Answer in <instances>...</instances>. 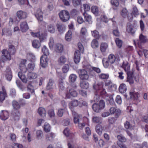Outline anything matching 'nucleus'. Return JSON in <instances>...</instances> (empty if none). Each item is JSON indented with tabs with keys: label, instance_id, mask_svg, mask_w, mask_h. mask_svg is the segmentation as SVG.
<instances>
[{
	"label": "nucleus",
	"instance_id": "obj_22",
	"mask_svg": "<svg viewBox=\"0 0 148 148\" xmlns=\"http://www.w3.org/2000/svg\"><path fill=\"white\" fill-rule=\"evenodd\" d=\"M126 31L128 33H130L132 35H133L135 33L133 29V26L130 23H129L127 24Z\"/></svg>",
	"mask_w": 148,
	"mask_h": 148
},
{
	"label": "nucleus",
	"instance_id": "obj_49",
	"mask_svg": "<svg viewBox=\"0 0 148 148\" xmlns=\"http://www.w3.org/2000/svg\"><path fill=\"white\" fill-rule=\"evenodd\" d=\"M43 135V132L42 131L38 130L36 131V136L38 139H41L42 138Z\"/></svg>",
	"mask_w": 148,
	"mask_h": 148
},
{
	"label": "nucleus",
	"instance_id": "obj_18",
	"mask_svg": "<svg viewBox=\"0 0 148 148\" xmlns=\"http://www.w3.org/2000/svg\"><path fill=\"white\" fill-rule=\"evenodd\" d=\"M47 56H42L40 58V63L42 67L45 68L47 66Z\"/></svg>",
	"mask_w": 148,
	"mask_h": 148
},
{
	"label": "nucleus",
	"instance_id": "obj_7",
	"mask_svg": "<svg viewBox=\"0 0 148 148\" xmlns=\"http://www.w3.org/2000/svg\"><path fill=\"white\" fill-rule=\"evenodd\" d=\"M117 138L119 140V141L117 142V144L121 148H127L124 144L123 143L126 141V138L123 136L120 135L117 136Z\"/></svg>",
	"mask_w": 148,
	"mask_h": 148
},
{
	"label": "nucleus",
	"instance_id": "obj_48",
	"mask_svg": "<svg viewBox=\"0 0 148 148\" xmlns=\"http://www.w3.org/2000/svg\"><path fill=\"white\" fill-rule=\"evenodd\" d=\"M134 51L133 47L132 46H129L126 49V52L129 55L132 54Z\"/></svg>",
	"mask_w": 148,
	"mask_h": 148
},
{
	"label": "nucleus",
	"instance_id": "obj_40",
	"mask_svg": "<svg viewBox=\"0 0 148 148\" xmlns=\"http://www.w3.org/2000/svg\"><path fill=\"white\" fill-rule=\"evenodd\" d=\"M115 42L117 47L120 48L122 47L123 44L122 41L119 38H116L115 40Z\"/></svg>",
	"mask_w": 148,
	"mask_h": 148
},
{
	"label": "nucleus",
	"instance_id": "obj_51",
	"mask_svg": "<svg viewBox=\"0 0 148 148\" xmlns=\"http://www.w3.org/2000/svg\"><path fill=\"white\" fill-rule=\"evenodd\" d=\"M51 126L48 123H45L44 127L45 131L47 132H49L51 130Z\"/></svg>",
	"mask_w": 148,
	"mask_h": 148
},
{
	"label": "nucleus",
	"instance_id": "obj_13",
	"mask_svg": "<svg viewBox=\"0 0 148 148\" xmlns=\"http://www.w3.org/2000/svg\"><path fill=\"white\" fill-rule=\"evenodd\" d=\"M54 81L52 79H49V82L47 84L46 87V89L50 91H52L54 88Z\"/></svg>",
	"mask_w": 148,
	"mask_h": 148
},
{
	"label": "nucleus",
	"instance_id": "obj_52",
	"mask_svg": "<svg viewBox=\"0 0 148 148\" xmlns=\"http://www.w3.org/2000/svg\"><path fill=\"white\" fill-rule=\"evenodd\" d=\"M92 36L95 38L99 39L100 36L99 32L96 30H95L92 32Z\"/></svg>",
	"mask_w": 148,
	"mask_h": 148
},
{
	"label": "nucleus",
	"instance_id": "obj_39",
	"mask_svg": "<svg viewBox=\"0 0 148 148\" xmlns=\"http://www.w3.org/2000/svg\"><path fill=\"white\" fill-rule=\"evenodd\" d=\"M84 16L85 21L90 23L92 22V17L90 15L86 14V12H84Z\"/></svg>",
	"mask_w": 148,
	"mask_h": 148
},
{
	"label": "nucleus",
	"instance_id": "obj_47",
	"mask_svg": "<svg viewBox=\"0 0 148 148\" xmlns=\"http://www.w3.org/2000/svg\"><path fill=\"white\" fill-rule=\"evenodd\" d=\"M66 61V59L64 56H61L59 59L58 62L59 64L62 65L64 64Z\"/></svg>",
	"mask_w": 148,
	"mask_h": 148
},
{
	"label": "nucleus",
	"instance_id": "obj_5",
	"mask_svg": "<svg viewBox=\"0 0 148 148\" xmlns=\"http://www.w3.org/2000/svg\"><path fill=\"white\" fill-rule=\"evenodd\" d=\"M59 16L61 20L64 22L67 21L70 18L69 12L65 10L61 11L59 13Z\"/></svg>",
	"mask_w": 148,
	"mask_h": 148
},
{
	"label": "nucleus",
	"instance_id": "obj_61",
	"mask_svg": "<svg viewBox=\"0 0 148 148\" xmlns=\"http://www.w3.org/2000/svg\"><path fill=\"white\" fill-rule=\"evenodd\" d=\"M69 69V66L68 64H65L62 68V71L64 73H66Z\"/></svg>",
	"mask_w": 148,
	"mask_h": 148
},
{
	"label": "nucleus",
	"instance_id": "obj_34",
	"mask_svg": "<svg viewBox=\"0 0 148 148\" xmlns=\"http://www.w3.org/2000/svg\"><path fill=\"white\" fill-rule=\"evenodd\" d=\"M127 90L126 85L124 84H121L119 88V90L121 93H124Z\"/></svg>",
	"mask_w": 148,
	"mask_h": 148
},
{
	"label": "nucleus",
	"instance_id": "obj_19",
	"mask_svg": "<svg viewBox=\"0 0 148 148\" xmlns=\"http://www.w3.org/2000/svg\"><path fill=\"white\" fill-rule=\"evenodd\" d=\"M20 28L22 32H26L29 29L27 23L25 21L21 22L20 25Z\"/></svg>",
	"mask_w": 148,
	"mask_h": 148
},
{
	"label": "nucleus",
	"instance_id": "obj_44",
	"mask_svg": "<svg viewBox=\"0 0 148 148\" xmlns=\"http://www.w3.org/2000/svg\"><path fill=\"white\" fill-rule=\"evenodd\" d=\"M13 116L15 120H18L20 115V112L18 111H16L13 113Z\"/></svg>",
	"mask_w": 148,
	"mask_h": 148
},
{
	"label": "nucleus",
	"instance_id": "obj_38",
	"mask_svg": "<svg viewBox=\"0 0 148 148\" xmlns=\"http://www.w3.org/2000/svg\"><path fill=\"white\" fill-rule=\"evenodd\" d=\"M34 87L31 83H28L27 86V90L28 91L32 93L34 92Z\"/></svg>",
	"mask_w": 148,
	"mask_h": 148
},
{
	"label": "nucleus",
	"instance_id": "obj_57",
	"mask_svg": "<svg viewBox=\"0 0 148 148\" xmlns=\"http://www.w3.org/2000/svg\"><path fill=\"white\" fill-rule=\"evenodd\" d=\"M99 92H100V95L103 96V97H104L103 96L108 97V95L105 89L102 88Z\"/></svg>",
	"mask_w": 148,
	"mask_h": 148
},
{
	"label": "nucleus",
	"instance_id": "obj_24",
	"mask_svg": "<svg viewBox=\"0 0 148 148\" xmlns=\"http://www.w3.org/2000/svg\"><path fill=\"white\" fill-rule=\"evenodd\" d=\"M130 98L135 100H137L138 98L139 94L138 92H130Z\"/></svg>",
	"mask_w": 148,
	"mask_h": 148
},
{
	"label": "nucleus",
	"instance_id": "obj_21",
	"mask_svg": "<svg viewBox=\"0 0 148 148\" xmlns=\"http://www.w3.org/2000/svg\"><path fill=\"white\" fill-rule=\"evenodd\" d=\"M56 26L58 31L61 34L62 33L65 29V26L61 23H58Z\"/></svg>",
	"mask_w": 148,
	"mask_h": 148
},
{
	"label": "nucleus",
	"instance_id": "obj_32",
	"mask_svg": "<svg viewBox=\"0 0 148 148\" xmlns=\"http://www.w3.org/2000/svg\"><path fill=\"white\" fill-rule=\"evenodd\" d=\"M32 45L34 48H38L41 46L40 42L38 40H34L32 42Z\"/></svg>",
	"mask_w": 148,
	"mask_h": 148
},
{
	"label": "nucleus",
	"instance_id": "obj_54",
	"mask_svg": "<svg viewBox=\"0 0 148 148\" xmlns=\"http://www.w3.org/2000/svg\"><path fill=\"white\" fill-rule=\"evenodd\" d=\"M27 58L32 62H34L35 61L36 58L35 56L32 53H29L27 55Z\"/></svg>",
	"mask_w": 148,
	"mask_h": 148
},
{
	"label": "nucleus",
	"instance_id": "obj_55",
	"mask_svg": "<svg viewBox=\"0 0 148 148\" xmlns=\"http://www.w3.org/2000/svg\"><path fill=\"white\" fill-rule=\"evenodd\" d=\"M16 82L18 87L21 90H23L24 89V87L20 81L17 80Z\"/></svg>",
	"mask_w": 148,
	"mask_h": 148
},
{
	"label": "nucleus",
	"instance_id": "obj_60",
	"mask_svg": "<svg viewBox=\"0 0 148 148\" xmlns=\"http://www.w3.org/2000/svg\"><path fill=\"white\" fill-rule=\"evenodd\" d=\"M72 2L73 5L75 7L80 5L81 3V0H72Z\"/></svg>",
	"mask_w": 148,
	"mask_h": 148
},
{
	"label": "nucleus",
	"instance_id": "obj_1",
	"mask_svg": "<svg viewBox=\"0 0 148 148\" xmlns=\"http://www.w3.org/2000/svg\"><path fill=\"white\" fill-rule=\"evenodd\" d=\"M8 51L6 49H3L2 51L3 55L1 58L0 60V67H2L4 65V62L7 60H10L11 59V56L10 53L12 55H14L16 51V49L15 46L11 44L8 45Z\"/></svg>",
	"mask_w": 148,
	"mask_h": 148
},
{
	"label": "nucleus",
	"instance_id": "obj_15",
	"mask_svg": "<svg viewBox=\"0 0 148 148\" xmlns=\"http://www.w3.org/2000/svg\"><path fill=\"white\" fill-rule=\"evenodd\" d=\"M42 14L43 12L39 8L37 10L36 13L35 14V15L38 20L41 21L43 19Z\"/></svg>",
	"mask_w": 148,
	"mask_h": 148
},
{
	"label": "nucleus",
	"instance_id": "obj_45",
	"mask_svg": "<svg viewBox=\"0 0 148 148\" xmlns=\"http://www.w3.org/2000/svg\"><path fill=\"white\" fill-rule=\"evenodd\" d=\"M125 128L127 129H130L132 130L133 129V127L130 123L129 122L127 121L124 124Z\"/></svg>",
	"mask_w": 148,
	"mask_h": 148
},
{
	"label": "nucleus",
	"instance_id": "obj_36",
	"mask_svg": "<svg viewBox=\"0 0 148 148\" xmlns=\"http://www.w3.org/2000/svg\"><path fill=\"white\" fill-rule=\"evenodd\" d=\"M38 112L39 114L42 116H45L46 111L45 108L41 107L39 108Z\"/></svg>",
	"mask_w": 148,
	"mask_h": 148
},
{
	"label": "nucleus",
	"instance_id": "obj_11",
	"mask_svg": "<svg viewBox=\"0 0 148 148\" xmlns=\"http://www.w3.org/2000/svg\"><path fill=\"white\" fill-rule=\"evenodd\" d=\"M5 77L6 79L10 81L12 79V76L11 69L9 67H7L5 72Z\"/></svg>",
	"mask_w": 148,
	"mask_h": 148
},
{
	"label": "nucleus",
	"instance_id": "obj_30",
	"mask_svg": "<svg viewBox=\"0 0 148 148\" xmlns=\"http://www.w3.org/2000/svg\"><path fill=\"white\" fill-rule=\"evenodd\" d=\"M108 47L107 44L105 42L102 43L100 46V49L102 53L105 52Z\"/></svg>",
	"mask_w": 148,
	"mask_h": 148
},
{
	"label": "nucleus",
	"instance_id": "obj_16",
	"mask_svg": "<svg viewBox=\"0 0 148 148\" xmlns=\"http://www.w3.org/2000/svg\"><path fill=\"white\" fill-rule=\"evenodd\" d=\"M16 15L19 19H24L27 17V14L26 12L22 10H19L17 12Z\"/></svg>",
	"mask_w": 148,
	"mask_h": 148
},
{
	"label": "nucleus",
	"instance_id": "obj_14",
	"mask_svg": "<svg viewBox=\"0 0 148 148\" xmlns=\"http://www.w3.org/2000/svg\"><path fill=\"white\" fill-rule=\"evenodd\" d=\"M77 71L81 79L79 86L82 89L83 88V70L79 69L77 70Z\"/></svg>",
	"mask_w": 148,
	"mask_h": 148
},
{
	"label": "nucleus",
	"instance_id": "obj_42",
	"mask_svg": "<svg viewBox=\"0 0 148 148\" xmlns=\"http://www.w3.org/2000/svg\"><path fill=\"white\" fill-rule=\"evenodd\" d=\"M71 35L72 32L70 30H69L65 35L66 40L68 41H70L71 38Z\"/></svg>",
	"mask_w": 148,
	"mask_h": 148
},
{
	"label": "nucleus",
	"instance_id": "obj_50",
	"mask_svg": "<svg viewBox=\"0 0 148 148\" xmlns=\"http://www.w3.org/2000/svg\"><path fill=\"white\" fill-rule=\"evenodd\" d=\"M77 78V76L75 74H71L69 77V81L72 83L74 82Z\"/></svg>",
	"mask_w": 148,
	"mask_h": 148
},
{
	"label": "nucleus",
	"instance_id": "obj_8",
	"mask_svg": "<svg viewBox=\"0 0 148 148\" xmlns=\"http://www.w3.org/2000/svg\"><path fill=\"white\" fill-rule=\"evenodd\" d=\"M110 112L111 114H114L115 118H117L120 115L121 111L119 109L112 107L110 109Z\"/></svg>",
	"mask_w": 148,
	"mask_h": 148
},
{
	"label": "nucleus",
	"instance_id": "obj_23",
	"mask_svg": "<svg viewBox=\"0 0 148 148\" xmlns=\"http://www.w3.org/2000/svg\"><path fill=\"white\" fill-rule=\"evenodd\" d=\"M108 60L111 64H113L116 60L115 56L113 54H111L109 55Z\"/></svg>",
	"mask_w": 148,
	"mask_h": 148
},
{
	"label": "nucleus",
	"instance_id": "obj_28",
	"mask_svg": "<svg viewBox=\"0 0 148 148\" xmlns=\"http://www.w3.org/2000/svg\"><path fill=\"white\" fill-rule=\"evenodd\" d=\"M55 136L54 133L50 132L46 135V139L47 141H52Z\"/></svg>",
	"mask_w": 148,
	"mask_h": 148
},
{
	"label": "nucleus",
	"instance_id": "obj_3",
	"mask_svg": "<svg viewBox=\"0 0 148 148\" xmlns=\"http://www.w3.org/2000/svg\"><path fill=\"white\" fill-rule=\"evenodd\" d=\"M78 46L79 51L77 50L75 52L74 58V60L76 64H77L79 62L80 60V52L83 53V47L81 43H78Z\"/></svg>",
	"mask_w": 148,
	"mask_h": 148
},
{
	"label": "nucleus",
	"instance_id": "obj_12",
	"mask_svg": "<svg viewBox=\"0 0 148 148\" xmlns=\"http://www.w3.org/2000/svg\"><path fill=\"white\" fill-rule=\"evenodd\" d=\"M26 62V60H22L20 64L19 68L21 70V72L23 73H25L27 71V69L26 68L25 64Z\"/></svg>",
	"mask_w": 148,
	"mask_h": 148
},
{
	"label": "nucleus",
	"instance_id": "obj_17",
	"mask_svg": "<svg viewBox=\"0 0 148 148\" xmlns=\"http://www.w3.org/2000/svg\"><path fill=\"white\" fill-rule=\"evenodd\" d=\"M121 67L124 69L125 71L126 72V73L131 72L130 70V66L128 62H123Z\"/></svg>",
	"mask_w": 148,
	"mask_h": 148
},
{
	"label": "nucleus",
	"instance_id": "obj_29",
	"mask_svg": "<svg viewBox=\"0 0 148 148\" xmlns=\"http://www.w3.org/2000/svg\"><path fill=\"white\" fill-rule=\"evenodd\" d=\"M135 64L136 65V69L138 71V74L136 75V76H134V78L135 80L136 81H138L139 77V75L140 74V69L139 67L138 66V62L136 60L135 62Z\"/></svg>",
	"mask_w": 148,
	"mask_h": 148
},
{
	"label": "nucleus",
	"instance_id": "obj_59",
	"mask_svg": "<svg viewBox=\"0 0 148 148\" xmlns=\"http://www.w3.org/2000/svg\"><path fill=\"white\" fill-rule=\"evenodd\" d=\"M132 14L135 16L139 15L138 10L136 7H134L132 9Z\"/></svg>",
	"mask_w": 148,
	"mask_h": 148
},
{
	"label": "nucleus",
	"instance_id": "obj_63",
	"mask_svg": "<svg viewBox=\"0 0 148 148\" xmlns=\"http://www.w3.org/2000/svg\"><path fill=\"white\" fill-rule=\"evenodd\" d=\"M92 121L94 123H99L101 122V119L100 118L95 116L93 118Z\"/></svg>",
	"mask_w": 148,
	"mask_h": 148
},
{
	"label": "nucleus",
	"instance_id": "obj_31",
	"mask_svg": "<svg viewBox=\"0 0 148 148\" xmlns=\"http://www.w3.org/2000/svg\"><path fill=\"white\" fill-rule=\"evenodd\" d=\"M18 76L22 81L24 83H26L27 81L25 76L22 73L19 72L18 73Z\"/></svg>",
	"mask_w": 148,
	"mask_h": 148
},
{
	"label": "nucleus",
	"instance_id": "obj_6",
	"mask_svg": "<svg viewBox=\"0 0 148 148\" xmlns=\"http://www.w3.org/2000/svg\"><path fill=\"white\" fill-rule=\"evenodd\" d=\"M82 116L80 115L74 114V121L75 123H78V127L79 129L82 130L83 126V120L82 119Z\"/></svg>",
	"mask_w": 148,
	"mask_h": 148
},
{
	"label": "nucleus",
	"instance_id": "obj_58",
	"mask_svg": "<svg viewBox=\"0 0 148 148\" xmlns=\"http://www.w3.org/2000/svg\"><path fill=\"white\" fill-rule=\"evenodd\" d=\"M92 46L93 48L97 47L98 46V41L95 39H94L91 43Z\"/></svg>",
	"mask_w": 148,
	"mask_h": 148
},
{
	"label": "nucleus",
	"instance_id": "obj_64",
	"mask_svg": "<svg viewBox=\"0 0 148 148\" xmlns=\"http://www.w3.org/2000/svg\"><path fill=\"white\" fill-rule=\"evenodd\" d=\"M65 111V109H60L58 110L57 115L59 117H62L63 114V113Z\"/></svg>",
	"mask_w": 148,
	"mask_h": 148
},
{
	"label": "nucleus",
	"instance_id": "obj_43",
	"mask_svg": "<svg viewBox=\"0 0 148 148\" xmlns=\"http://www.w3.org/2000/svg\"><path fill=\"white\" fill-rule=\"evenodd\" d=\"M63 50V47L62 45L58 44L56 45V51L58 53H61Z\"/></svg>",
	"mask_w": 148,
	"mask_h": 148
},
{
	"label": "nucleus",
	"instance_id": "obj_56",
	"mask_svg": "<svg viewBox=\"0 0 148 148\" xmlns=\"http://www.w3.org/2000/svg\"><path fill=\"white\" fill-rule=\"evenodd\" d=\"M42 51L45 56L48 55L49 54V51L45 46H44L42 49Z\"/></svg>",
	"mask_w": 148,
	"mask_h": 148
},
{
	"label": "nucleus",
	"instance_id": "obj_46",
	"mask_svg": "<svg viewBox=\"0 0 148 148\" xmlns=\"http://www.w3.org/2000/svg\"><path fill=\"white\" fill-rule=\"evenodd\" d=\"M92 12L95 14H97L99 13V10L98 7L96 6H93L91 7Z\"/></svg>",
	"mask_w": 148,
	"mask_h": 148
},
{
	"label": "nucleus",
	"instance_id": "obj_27",
	"mask_svg": "<svg viewBox=\"0 0 148 148\" xmlns=\"http://www.w3.org/2000/svg\"><path fill=\"white\" fill-rule=\"evenodd\" d=\"M134 148H148V147L146 142H143L142 145L137 143L134 144L133 145Z\"/></svg>",
	"mask_w": 148,
	"mask_h": 148
},
{
	"label": "nucleus",
	"instance_id": "obj_53",
	"mask_svg": "<svg viewBox=\"0 0 148 148\" xmlns=\"http://www.w3.org/2000/svg\"><path fill=\"white\" fill-rule=\"evenodd\" d=\"M47 29L49 32L53 33L55 32V29L53 26L51 25H49L47 26Z\"/></svg>",
	"mask_w": 148,
	"mask_h": 148
},
{
	"label": "nucleus",
	"instance_id": "obj_62",
	"mask_svg": "<svg viewBox=\"0 0 148 148\" xmlns=\"http://www.w3.org/2000/svg\"><path fill=\"white\" fill-rule=\"evenodd\" d=\"M99 78L101 79H107L109 77V75L104 73H101L99 75Z\"/></svg>",
	"mask_w": 148,
	"mask_h": 148
},
{
	"label": "nucleus",
	"instance_id": "obj_10",
	"mask_svg": "<svg viewBox=\"0 0 148 148\" xmlns=\"http://www.w3.org/2000/svg\"><path fill=\"white\" fill-rule=\"evenodd\" d=\"M134 70L132 69L131 72L127 73V82H128L130 84H132L134 83V82L133 79V77H134V76H136L135 74H134Z\"/></svg>",
	"mask_w": 148,
	"mask_h": 148
},
{
	"label": "nucleus",
	"instance_id": "obj_2",
	"mask_svg": "<svg viewBox=\"0 0 148 148\" xmlns=\"http://www.w3.org/2000/svg\"><path fill=\"white\" fill-rule=\"evenodd\" d=\"M93 71L98 73L101 72V70L99 68L92 67L89 64L84 65V80H87L89 76H93Z\"/></svg>",
	"mask_w": 148,
	"mask_h": 148
},
{
	"label": "nucleus",
	"instance_id": "obj_9",
	"mask_svg": "<svg viewBox=\"0 0 148 148\" xmlns=\"http://www.w3.org/2000/svg\"><path fill=\"white\" fill-rule=\"evenodd\" d=\"M77 93L76 91L74 89L71 88L67 92L66 95V98L69 99L71 98V96L73 97H77Z\"/></svg>",
	"mask_w": 148,
	"mask_h": 148
},
{
	"label": "nucleus",
	"instance_id": "obj_25",
	"mask_svg": "<svg viewBox=\"0 0 148 148\" xmlns=\"http://www.w3.org/2000/svg\"><path fill=\"white\" fill-rule=\"evenodd\" d=\"M64 78H60L59 79L58 86L59 89L61 90H63L64 89Z\"/></svg>",
	"mask_w": 148,
	"mask_h": 148
},
{
	"label": "nucleus",
	"instance_id": "obj_35",
	"mask_svg": "<svg viewBox=\"0 0 148 148\" xmlns=\"http://www.w3.org/2000/svg\"><path fill=\"white\" fill-rule=\"evenodd\" d=\"M27 76L28 79H32L36 78L37 77V75L35 73L29 72Z\"/></svg>",
	"mask_w": 148,
	"mask_h": 148
},
{
	"label": "nucleus",
	"instance_id": "obj_20",
	"mask_svg": "<svg viewBox=\"0 0 148 148\" xmlns=\"http://www.w3.org/2000/svg\"><path fill=\"white\" fill-rule=\"evenodd\" d=\"M8 112L5 110H2L0 114V118L3 120H5L7 119L9 117Z\"/></svg>",
	"mask_w": 148,
	"mask_h": 148
},
{
	"label": "nucleus",
	"instance_id": "obj_33",
	"mask_svg": "<svg viewBox=\"0 0 148 148\" xmlns=\"http://www.w3.org/2000/svg\"><path fill=\"white\" fill-rule=\"evenodd\" d=\"M7 96L5 90H3V91L0 92V101H3Z\"/></svg>",
	"mask_w": 148,
	"mask_h": 148
},
{
	"label": "nucleus",
	"instance_id": "obj_41",
	"mask_svg": "<svg viewBox=\"0 0 148 148\" xmlns=\"http://www.w3.org/2000/svg\"><path fill=\"white\" fill-rule=\"evenodd\" d=\"M103 130L102 127L100 125H98L96 128V130L97 133L99 135H101Z\"/></svg>",
	"mask_w": 148,
	"mask_h": 148
},
{
	"label": "nucleus",
	"instance_id": "obj_26",
	"mask_svg": "<svg viewBox=\"0 0 148 148\" xmlns=\"http://www.w3.org/2000/svg\"><path fill=\"white\" fill-rule=\"evenodd\" d=\"M139 40L142 43H145L148 41V39L147 36L143 35L142 34L140 35Z\"/></svg>",
	"mask_w": 148,
	"mask_h": 148
},
{
	"label": "nucleus",
	"instance_id": "obj_4",
	"mask_svg": "<svg viewBox=\"0 0 148 148\" xmlns=\"http://www.w3.org/2000/svg\"><path fill=\"white\" fill-rule=\"evenodd\" d=\"M105 106L104 101L102 100L100 101L99 104L95 103L92 106L93 110L97 112H99L101 110L103 109Z\"/></svg>",
	"mask_w": 148,
	"mask_h": 148
},
{
	"label": "nucleus",
	"instance_id": "obj_37",
	"mask_svg": "<svg viewBox=\"0 0 148 148\" xmlns=\"http://www.w3.org/2000/svg\"><path fill=\"white\" fill-rule=\"evenodd\" d=\"M12 104L13 108L16 110H18L20 108V104L18 102L15 100L12 101Z\"/></svg>",
	"mask_w": 148,
	"mask_h": 148
}]
</instances>
